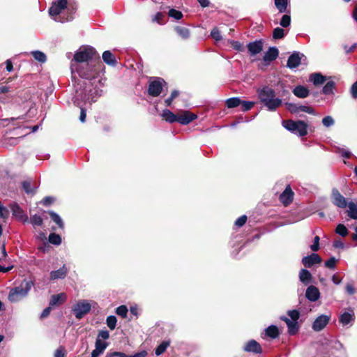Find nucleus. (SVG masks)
Returning a JSON list of instances; mask_svg holds the SVG:
<instances>
[{
	"mask_svg": "<svg viewBox=\"0 0 357 357\" xmlns=\"http://www.w3.org/2000/svg\"><path fill=\"white\" fill-rule=\"evenodd\" d=\"M178 94H179L178 91H177V90L173 91L172 92L170 96L165 100L166 105L170 106L174 98H176L178 96Z\"/></svg>",
	"mask_w": 357,
	"mask_h": 357,
	"instance_id": "55",
	"label": "nucleus"
},
{
	"mask_svg": "<svg viewBox=\"0 0 357 357\" xmlns=\"http://www.w3.org/2000/svg\"><path fill=\"white\" fill-rule=\"evenodd\" d=\"M291 24V17L289 15H284L280 20V24L282 27H288Z\"/></svg>",
	"mask_w": 357,
	"mask_h": 357,
	"instance_id": "52",
	"label": "nucleus"
},
{
	"mask_svg": "<svg viewBox=\"0 0 357 357\" xmlns=\"http://www.w3.org/2000/svg\"><path fill=\"white\" fill-rule=\"evenodd\" d=\"M76 10L77 6L73 2L68 0H54L48 12L55 22L65 23L74 19Z\"/></svg>",
	"mask_w": 357,
	"mask_h": 357,
	"instance_id": "1",
	"label": "nucleus"
},
{
	"mask_svg": "<svg viewBox=\"0 0 357 357\" xmlns=\"http://www.w3.org/2000/svg\"><path fill=\"white\" fill-rule=\"evenodd\" d=\"M166 82L160 77H153L150 79L148 93L151 96L157 97L162 91L163 86Z\"/></svg>",
	"mask_w": 357,
	"mask_h": 357,
	"instance_id": "8",
	"label": "nucleus"
},
{
	"mask_svg": "<svg viewBox=\"0 0 357 357\" xmlns=\"http://www.w3.org/2000/svg\"><path fill=\"white\" fill-rule=\"evenodd\" d=\"M128 308L126 305H120L116 309V313L123 318H126L128 314Z\"/></svg>",
	"mask_w": 357,
	"mask_h": 357,
	"instance_id": "49",
	"label": "nucleus"
},
{
	"mask_svg": "<svg viewBox=\"0 0 357 357\" xmlns=\"http://www.w3.org/2000/svg\"><path fill=\"white\" fill-rule=\"evenodd\" d=\"M176 33L183 39H187L190 36V31L183 26H176L175 28Z\"/></svg>",
	"mask_w": 357,
	"mask_h": 357,
	"instance_id": "39",
	"label": "nucleus"
},
{
	"mask_svg": "<svg viewBox=\"0 0 357 357\" xmlns=\"http://www.w3.org/2000/svg\"><path fill=\"white\" fill-rule=\"evenodd\" d=\"M294 192L288 185L280 196V201L285 206L289 205L293 201Z\"/></svg>",
	"mask_w": 357,
	"mask_h": 357,
	"instance_id": "19",
	"label": "nucleus"
},
{
	"mask_svg": "<svg viewBox=\"0 0 357 357\" xmlns=\"http://www.w3.org/2000/svg\"><path fill=\"white\" fill-rule=\"evenodd\" d=\"M33 283L30 280H24L21 284L12 288L8 296L10 303H17L26 297L32 287Z\"/></svg>",
	"mask_w": 357,
	"mask_h": 357,
	"instance_id": "6",
	"label": "nucleus"
},
{
	"mask_svg": "<svg viewBox=\"0 0 357 357\" xmlns=\"http://www.w3.org/2000/svg\"><path fill=\"white\" fill-rule=\"evenodd\" d=\"M309 80L313 83L314 85H321L326 80V77L321 75L320 73H312L309 77Z\"/></svg>",
	"mask_w": 357,
	"mask_h": 357,
	"instance_id": "26",
	"label": "nucleus"
},
{
	"mask_svg": "<svg viewBox=\"0 0 357 357\" xmlns=\"http://www.w3.org/2000/svg\"><path fill=\"white\" fill-rule=\"evenodd\" d=\"M305 296L310 301L315 302L319 298L320 292L317 287L310 285L306 289Z\"/></svg>",
	"mask_w": 357,
	"mask_h": 357,
	"instance_id": "18",
	"label": "nucleus"
},
{
	"mask_svg": "<svg viewBox=\"0 0 357 357\" xmlns=\"http://www.w3.org/2000/svg\"><path fill=\"white\" fill-rule=\"evenodd\" d=\"M30 222L33 226H42L43 223V218L38 215H31L30 218Z\"/></svg>",
	"mask_w": 357,
	"mask_h": 357,
	"instance_id": "44",
	"label": "nucleus"
},
{
	"mask_svg": "<svg viewBox=\"0 0 357 357\" xmlns=\"http://www.w3.org/2000/svg\"><path fill=\"white\" fill-rule=\"evenodd\" d=\"M117 319L115 316L110 315L107 317L106 324L110 330H114L116 326Z\"/></svg>",
	"mask_w": 357,
	"mask_h": 357,
	"instance_id": "42",
	"label": "nucleus"
},
{
	"mask_svg": "<svg viewBox=\"0 0 357 357\" xmlns=\"http://www.w3.org/2000/svg\"><path fill=\"white\" fill-rule=\"evenodd\" d=\"M278 54L279 51L278 48L271 47L265 52L263 59L265 62L273 61L277 59Z\"/></svg>",
	"mask_w": 357,
	"mask_h": 357,
	"instance_id": "23",
	"label": "nucleus"
},
{
	"mask_svg": "<svg viewBox=\"0 0 357 357\" xmlns=\"http://www.w3.org/2000/svg\"><path fill=\"white\" fill-rule=\"evenodd\" d=\"M163 18V13H162L161 12H158L153 18V22H157L158 24H162Z\"/></svg>",
	"mask_w": 357,
	"mask_h": 357,
	"instance_id": "60",
	"label": "nucleus"
},
{
	"mask_svg": "<svg viewBox=\"0 0 357 357\" xmlns=\"http://www.w3.org/2000/svg\"><path fill=\"white\" fill-rule=\"evenodd\" d=\"M337 259L335 257H331L329 259L325 261L324 265L326 268L334 270L335 268Z\"/></svg>",
	"mask_w": 357,
	"mask_h": 357,
	"instance_id": "50",
	"label": "nucleus"
},
{
	"mask_svg": "<svg viewBox=\"0 0 357 357\" xmlns=\"http://www.w3.org/2000/svg\"><path fill=\"white\" fill-rule=\"evenodd\" d=\"M22 188L27 194L33 192V190L31 188L30 181H25L22 182Z\"/></svg>",
	"mask_w": 357,
	"mask_h": 357,
	"instance_id": "58",
	"label": "nucleus"
},
{
	"mask_svg": "<svg viewBox=\"0 0 357 357\" xmlns=\"http://www.w3.org/2000/svg\"><path fill=\"white\" fill-rule=\"evenodd\" d=\"M101 66L100 61V65L98 64L97 61L72 63L71 70L73 73L76 72L83 79H91L97 76Z\"/></svg>",
	"mask_w": 357,
	"mask_h": 357,
	"instance_id": "4",
	"label": "nucleus"
},
{
	"mask_svg": "<svg viewBox=\"0 0 357 357\" xmlns=\"http://www.w3.org/2000/svg\"><path fill=\"white\" fill-rule=\"evenodd\" d=\"M321 261V257L315 253H312L310 255L304 257L302 259L303 264L307 268H310L316 264H319Z\"/></svg>",
	"mask_w": 357,
	"mask_h": 357,
	"instance_id": "14",
	"label": "nucleus"
},
{
	"mask_svg": "<svg viewBox=\"0 0 357 357\" xmlns=\"http://www.w3.org/2000/svg\"><path fill=\"white\" fill-rule=\"evenodd\" d=\"M109 337V331H107V330H105V331H100L98 333L97 338H98L100 340V338H102L103 340H107Z\"/></svg>",
	"mask_w": 357,
	"mask_h": 357,
	"instance_id": "62",
	"label": "nucleus"
},
{
	"mask_svg": "<svg viewBox=\"0 0 357 357\" xmlns=\"http://www.w3.org/2000/svg\"><path fill=\"white\" fill-rule=\"evenodd\" d=\"M303 56V54H301L299 52H294L289 56L287 66L290 69L298 67L301 64V57Z\"/></svg>",
	"mask_w": 357,
	"mask_h": 357,
	"instance_id": "13",
	"label": "nucleus"
},
{
	"mask_svg": "<svg viewBox=\"0 0 357 357\" xmlns=\"http://www.w3.org/2000/svg\"><path fill=\"white\" fill-rule=\"evenodd\" d=\"M255 105V102L252 101H244L241 100V103L240 105L241 110L243 112H247L251 109Z\"/></svg>",
	"mask_w": 357,
	"mask_h": 357,
	"instance_id": "46",
	"label": "nucleus"
},
{
	"mask_svg": "<svg viewBox=\"0 0 357 357\" xmlns=\"http://www.w3.org/2000/svg\"><path fill=\"white\" fill-rule=\"evenodd\" d=\"M299 112H303L310 114H314V110L312 107L307 105H298Z\"/></svg>",
	"mask_w": 357,
	"mask_h": 357,
	"instance_id": "56",
	"label": "nucleus"
},
{
	"mask_svg": "<svg viewBox=\"0 0 357 357\" xmlns=\"http://www.w3.org/2000/svg\"><path fill=\"white\" fill-rule=\"evenodd\" d=\"M146 356V351L136 353L133 355H128L125 353L120 351L108 352L105 357H145Z\"/></svg>",
	"mask_w": 357,
	"mask_h": 357,
	"instance_id": "24",
	"label": "nucleus"
},
{
	"mask_svg": "<svg viewBox=\"0 0 357 357\" xmlns=\"http://www.w3.org/2000/svg\"><path fill=\"white\" fill-rule=\"evenodd\" d=\"M312 276L309 271L302 268L299 272V280L305 285L309 284L312 282Z\"/></svg>",
	"mask_w": 357,
	"mask_h": 357,
	"instance_id": "27",
	"label": "nucleus"
},
{
	"mask_svg": "<svg viewBox=\"0 0 357 357\" xmlns=\"http://www.w3.org/2000/svg\"><path fill=\"white\" fill-rule=\"evenodd\" d=\"M350 92L353 98H357V81L355 82L351 87Z\"/></svg>",
	"mask_w": 357,
	"mask_h": 357,
	"instance_id": "63",
	"label": "nucleus"
},
{
	"mask_svg": "<svg viewBox=\"0 0 357 357\" xmlns=\"http://www.w3.org/2000/svg\"><path fill=\"white\" fill-rule=\"evenodd\" d=\"M49 242L55 245H59L61 243V236L55 233H52L50 234L48 238Z\"/></svg>",
	"mask_w": 357,
	"mask_h": 357,
	"instance_id": "40",
	"label": "nucleus"
},
{
	"mask_svg": "<svg viewBox=\"0 0 357 357\" xmlns=\"http://www.w3.org/2000/svg\"><path fill=\"white\" fill-rule=\"evenodd\" d=\"M248 50L251 56L260 53L263 50V42L255 40L248 44Z\"/></svg>",
	"mask_w": 357,
	"mask_h": 357,
	"instance_id": "20",
	"label": "nucleus"
},
{
	"mask_svg": "<svg viewBox=\"0 0 357 357\" xmlns=\"http://www.w3.org/2000/svg\"><path fill=\"white\" fill-rule=\"evenodd\" d=\"M310 248L312 251L316 252L319 249V237L316 236L314 238V243L310 246Z\"/></svg>",
	"mask_w": 357,
	"mask_h": 357,
	"instance_id": "59",
	"label": "nucleus"
},
{
	"mask_svg": "<svg viewBox=\"0 0 357 357\" xmlns=\"http://www.w3.org/2000/svg\"><path fill=\"white\" fill-rule=\"evenodd\" d=\"M243 350L246 352L261 354L262 352L260 344L255 340L248 341L244 346Z\"/></svg>",
	"mask_w": 357,
	"mask_h": 357,
	"instance_id": "17",
	"label": "nucleus"
},
{
	"mask_svg": "<svg viewBox=\"0 0 357 357\" xmlns=\"http://www.w3.org/2000/svg\"><path fill=\"white\" fill-rule=\"evenodd\" d=\"M211 36L216 41H220L222 40L221 33H220V31L218 30V29L216 27H215L212 29V31L211 32Z\"/></svg>",
	"mask_w": 357,
	"mask_h": 357,
	"instance_id": "54",
	"label": "nucleus"
},
{
	"mask_svg": "<svg viewBox=\"0 0 357 357\" xmlns=\"http://www.w3.org/2000/svg\"><path fill=\"white\" fill-rule=\"evenodd\" d=\"M102 59L107 64L114 66L116 64V60L114 55L109 50H106L102 53Z\"/></svg>",
	"mask_w": 357,
	"mask_h": 357,
	"instance_id": "29",
	"label": "nucleus"
},
{
	"mask_svg": "<svg viewBox=\"0 0 357 357\" xmlns=\"http://www.w3.org/2000/svg\"><path fill=\"white\" fill-rule=\"evenodd\" d=\"M31 54H32V56L36 61H38L40 63H45L47 60V56H46L45 54L41 51H39V50L32 51L31 52Z\"/></svg>",
	"mask_w": 357,
	"mask_h": 357,
	"instance_id": "38",
	"label": "nucleus"
},
{
	"mask_svg": "<svg viewBox=\"0 0 357 357\" xmlns=\"http://www.w3.org/2000/svg\"><path fill=\"white\" fill-rule=\"evenodd\" d=\"M197 118V114H193L188 110H184L181 112V114L177 115L176 122H178L181 125H188L192 121L195 120Z\"/></svg>",
	"mask_w": 357,
	"mask_h": 357,
	"instance_id": "12",
	"label": "nucleus"
},
{
	"mask_svg": "<svg viewBox=\"0 0 357 357\" xmlns=\"http://www.w3.org/2000/svg\"><path fill=\"white\" fill-rule=\"evenodd\" d=\"M67 273L68 268L66 265H63L59 269L50 272V280L63 279L66 276Z\"/></svg>",
	"mask_w": 357,
	"mask_h": 357,
	"instance_id": "25",
	"label": "nucleus"
},
{
	"mask_svg": "<svg viewBox=\"0 0 357 357\" xmlns=\"http://www.w3.org/2000/svg\"><path fill=\"white\" fill-rule=\"evenodd\" d=\"M280 319L284 321L288 328V333L293 335L298 333L299 330V326L298 321H291L289 318L287 317H281Z\"/></svg>",
	"mask_w": 357,
	"mask_h": 357,
	"instance_id": "21",
	"label": "nucleus"
},
{
	"mask_svg": "<svg viewBox=\"0 0 357 357\" xmlns=\"http://www.w3.org/2000/svg\"><path fill=\"white\" fill-rule=\"evenodd\" d=\"M286 107L287 109L292 114H298V105L295 103L287 102Z\"/></svg>",
	"mask_w": 357,
	"mask_h": 357,
	"instance_id": "53",
	"label": "nucleus"
},
{
	"mask_svg": "<svg viewBox=\"0 0 357 357\" xmlns=\"http://www.w3.org/2000/svg\"><path fill=\"white\" fill-rule=\"evenodd\" d=\"M169 345V342L164 341L162 343H160L155 349V354L156 356H160L162 354H163L168 346Z\"/></svg>",
	"mask_w": 357,
	"mask_h": 357,
	"instance_id": "41",
	"label": "nucleus"
},
{
	"mask_svg": "<svg viewBox=\"0 0 357 357\" xmlns=\"http://www.w3.org/2000/svg\"><path fill=\"white\" fill-rule=\"evenodd\" d=\"M231 45L233 48L238 52H242L243 50V45L238 41H233Z\"/></svg>",
	"mask_w": 357,
	"mask_h": 357,
	"instance_id": "64",
	"label": "nucleus"
},
{
	"mask_svg": "<svg viewBox=\"0 0 357 357\" xmlns=\"http://www.w3.org/2000/svg\"><path fill=\"white\" fill-rule=\"evenodd\" d=\"M66 354L65 349L63 347H60L55 351L54 357H65Z\"/></svg>",
	"mask_w": 357,
	"mask_h": 357,
	"instance_id": "61",
	"label": "nucleus"
},
{
	"mask_svg": "<svg viewBox=\"0 0 357 357\" xmlns=\"http://www.w3.org/2000/svg\"><path fill=\"white\" fill-rule=\"evenodd\" d=\"M241 103V100L238 97L230 98L226 100V105L228 108L236 107L240 106Z\"/></svg>",
	"mask_w": 357,
	"mask_h": 357,
	"instance_id": "37",
	"label": "nucleus"
},
{
	"mask_svg": "<svg viewBox=\"0 0 357 357\" xmlns=\"http://www.w3.org/2000/svg\"><path fill=\"white\" fill-rule=\"evenodd\" d=\"M66 299V296L63 293L54 294V295L52 296L49 305L51 307H53V306H55L57 305H60V304L64 303Z\"/></svg>",
	"mask_w": 357,
	"mask_h": 357,
	"instance_id": "28",
	"label": "nucleus"
},
{
	"mask_svg": "<svg viewBox=\"0 0 357 357\" xmlns=\"http://www.w3.org/2000/svg\"><path fill=\"white\" fill-rule=\"evenodd\" d=\"M355 320V316L353 311L350 312H345L339 317V321L343 326H352Z\"/></svg>",
	"mask_w": 357,
	"mask_h": 357,
	"instance_id": "15",
	"label": "nucleus"
},
{
	"mask_svg": "<svg viewBox=\"0 0 357 357\" xmlns=\"http://www.w3.org/2000/svg\"><path fill=\"white\" fill-rule=\"evenodd\" d=\"M288 316L290 317L291 321H298L300 317V312L297 310H291L287 312Z\"/></svg>",
	"mask_w": 357,
	"mask_h": 357,
	"instance_id": "51",
	"label": "nucleus"
},
{
	"mask_svg": "<svg viewBox=\"0 0 357 357\" xmlns=\"http://www.w3.org/2000/svg\"><path fill=\"white\" fill-rule=\"evenodd\" d=\"M75 63L97 61L100 65V56L96 50L91 47H83L79 48L74 55Z\"/></svg>",
	"mask_w": 357,
	"mask_h": 357,
	"instance_id": "5",
	"label": "nucleus"
},
{
	"mask_svg": "<svg viewBox=\"0 0 357 357\" xmlns=\"http://www.w3.org/2000/svg\"><path fill=\"white\" fill-rule=\"evenodd\" d=\"M322 124L325 127L329 128L335 124V120L331 116H326L322 119Z\"/></svg>",
	"mask_w": 357,
	"mask_h": 357,
	"instance_id": "48",
	"label": "nucleus"
},
{
	"mask_svg": "<svg viewBox=\"0 0 357 357\" xmlns=\"http://www.w3.org/2000/svg\"><path fill=\"white\" fill-rule=\"evenodd\" d=\"M168 15L170 17L174 18L176 20H181L183 16V13L181 11L174 8L169 9L168 12Z\"/></svg>",
	"mask_w": 357,
	"mask_h": 357,
	"instance_id": "45",
	"label": "nucleus"
},
{
	"mask_svg": "<svg viewBox=\"0 0 357 357\" xmlns=\"http://www.w3.org/2000/svg\"><path fill=\"white\" fill-rule=\"evenodd\" d=\"M247 219L248 218L245 215H241L235 221V226L238 227L243 226L245 224Z\"/></svg>",
	"mask_w": 357,
	"mask_h": 357,
	"instance_id": "57",
	"label": "nucleus"
},
{
	"mask_svg": "<svg viewBox=\"0 0 357 357\" xmlns=\"http://www.w3.org/2000/svg\"><path fill=\"white\" fill-rule=\"evenodd\" d=\"M284 36V31L283 29L277 27L273 31V38L274 39H282Z\"/></svg>",
	"mask_w": 357,
	"mask_h": 357,
	"instance_id": "47",
	"label": "nucleus"
},
{
	"mask_svg": "<svg viewBox=\"0 0 357 357\" xmlns=\"http://www.w3.org/2000/svg\"><path fill=\"white\" fill-rule=\"evenodd\" d=\"M347 206L348 207L347 210L348 217L357 220V204L354 202H349Z\"/></svg>",
	"mask_w": 357,
	"mask_h": 357,
	"instance_id": "30",
	"label": "nucleus"
},
{
	"mask_svg": "<svg viewBox=\"0 0 357 357\" xmlns=\"http://www.w3.org/2000/svg\"><path fill=\"white\" fill-rule=\"evenodd\" d=\"M90 310L91 305L86 301L78 302L73 308V312L78 319H82Z\"/></svg>",
	"mask_w": 357,
	"mask_h": 357,
	"instance_id": "9",
	"label": "nucleus"
},
{
	"mask_svg": "<svg viewBox=\"0 0 357 357\" xmlns=\"http://www.w3.org/2000/svg\"><path fill=\"white\" fill-rule=\"evenodd\" d=\"M161 116L168 123H172L177 121V115L174 114L169 109H164Z\"/></svg>",
	"mask_w": 357,
	"mask_h": 357,
	"instance_id": "32",
	"label": "nucleus"
},
{
	"mask_svg": "<svg viewBox=\"0 0 357 357\" xmlns=\"http://www.w3.org/2000/svg\"><path fill=\"white\" fill-rule=\"evenodd\" d=\"M289 0H275V6L280 13L287 12Z\"/></svg>",
	"mask_w": 357,
	"mask_h": 357,
	"instance_id": "33",
	"label": "nucleus"
},
{
	"mask_svg": "<svg viewBox=\"0 0 357 357\" xmlns=\"http://www.w3.org/2000/svg\"><path fill=\"white\" fill-rule=\"evenodd\" d=\"M10 209L12 211L13 215L15 216L17 219L22 221L27 220L28 217L24 214V211L17 204H12L10 205Z\"/></svg>",
	"mask_w": 357,
	"mask_h": 357,
	"instance_id": "22",
	"label": "nucleus"
},
{
	"mask_svg": "<svg viewBox=\"0 0 357 357\" xmlns=\"http://www.w3.org/2000/svg\"><path fill=\"white\" fill-rule=\"evenodd\" d=\"M294 94L300 98H304L308 96L309 90L303 86H297L293 90Z\"/></svg>",
	"mask_w": 357,
	"mask_h": 357,
	"instance_id": "31",
	"label": "nucleus"
},
{
	"mask_svg": "<svg viewBox=\"0 0 357 357\" xmlns=\"http://www.w3.org/2000/svg\"><path fill=\"white\" fill-rule=\"evenodd\" d=\"M100 92L96 89H90L89 91L84 89V91L76 89L75 94L73 97V102L81 109L79 120L84 123L86 120V109L83 108L81 105V102H89L91 104L93 102H96L97 98L100 96Z\"/></svg>",
	"mask_w": 357,
	"mask_h": 357,
	"instance_id": "2",
	"label": "nucleus"
},
{
	"mask_svg": "<svg viewBox=\"0 0 357 357\" xmlns=\"http://www.w3.org/2000/svg\"><path fill=\"white\" fill-rule=\"evenodd\" d=\"M282 126L286 130L299 137H304L307 134L308 125L303 121H283Z\"/></svg>",
	"mask_w": 357,
	"mask_h": 357,
	"instance_id": "7",
	"label": "nucleus"
},
{
	"mask_svg": "<svg viewBox=\"0 0 357 357\" xmlns=\"http://www.w3.org/2000/svg\"><path fill=\"white\" fill-rule=\"evenodd\" d=\"M331 199L333 204L340 208H346L349 203L346 198L336 188L332 190Z\"/></svg>",
	"mask_w": 357,
	"mask_h": 357,
	"instance_id": "10",
	"label": "nucleus"
},
{
	"mask_svg": "<svg viewBox=\"0 0 357 357\" xmlns=\"http://www.w3.org/2000/svg\"><path fill=\"white\" fill-rule=\"evenodd\" d=\"M265 334L271 338H276L279 335V331L277 326L271 325L265 329Z\"/></svg>",
	"mask_w": 357,
	"mask_h": 357,
	"instance_id": "34",
	"label": "nucleus"
},
{
	"mask_svg": "<svg viewBox=\"0 0 357 357\" xmlns=\"http://www.w3.org/2000/svg\"><path fill=\"white\" fill-rule=\"evenodd\" d=\"M52 220L59 226V228L63 229L64 224L61 218L55 212L52 211H48Z\"/></svg>",
	"mask_w": 357,
	"mask_h": 357,
	"instance_id": "36",
	"label": "nucleus"
},
{
	"mask_svg": "<svg viewBox=\"0 0 357 357\" xmlns=\"http://www.w3.org/2000/svg\"><path fill=\"white\" fill-rule=\"evenodd\" d=\"M335 87V83L333 81H328L323 87L322 93L324 95L333 94V90Z\"/></svg>",
	"mask_w": 357,
	"mask_h": 357,
	"instance_id": "35",
	"label": "nucleus"
},
{
	"mask_svg": "<svg viewBox=\"0 0 357 357\" xmlns=\"http://www.w3.org/2000/svg\"><path fill=\"white\" fill-rule=\"evenodd\" d=\"M331 317L326 314H321L316 318L312 323V328L316 332L322 331L329 323Z\"/></svg>",
	"mask_w": 357,
	"mask_h": 357,
	"instance_id": "11",
	"label": "nucleus"
},
{
	"mask_svg": "<svg viewBox=\"0 0 357 357\" xmlns=\"http://www.w3.org/2000/svg\"><path fill=\"white\" fill-rule=\"evenodd\" d=\"M108 344L97 338L95 342V349L92 351L91 357H98L107 347Z\"/></svg>",
	"mask_w": 357,
	"mask_h": 357,
	"instance_id": "16",
	"label": "nucleus"
},
{
	"mask_svg": "<svg viewBox=\"0 0 357 357\" xmlns=\"http://www.w3.org/2000/svg\"><path fill=\"white\" fill-rule=\"evenodd\" d=\"M257 94L260 101L268 111H275L282 105V99L277 98L275 91L268 86H265L257 90Z\"/></svg>",
	"mask_w": 357,
	"mask_h": 357,
	"instance_id": "3",
	"label": "nucleus"
},
{
	"mask_svg": "<svg viewBox=\"0 0 357 357\" xmlns=\"http://www.w3.org/2000/svg\"><path fill=\"white\" fill-rule=\"evenodd\" d=\"M335 232L340 236L344 237L348 234V229L343 224H339L336 227Z\"/></svg>",
	"mask_w": 357,
	"mask_h": 357,
	"instance_id": "43",
	"label": "nucleus"
}]
</instances>
